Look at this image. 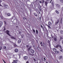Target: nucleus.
I'll return each mask as SVG.
<instances>
[{
	"mask_svg": "<svg viewBox=\"0 0 63 63\" xmlns=\"http://www.w3.org/2000/svg\"><path fill=\"white\" fill-rule=\"evenodd\" d=\"M6 32L7 35H8L9 36H11V35H10V34L9 33V32H10V31H9L8 30L6 31Z\"/></svg>",
	"mask_w": 63,
	"mask_h": 63,
	"instance_id": "obj_1",
	"label": "nucleus"
},
{
	"mask_svg": "<svg viewBox=\"0 0 63 63\" xmlns=\"http://www.w3.org/2000/svg\"><path fill=\"white\" fill-rule=\"evenodd\" d=\"M59 22V20H57V21L55 22V25H57V24L58 23V22Z\"/></svg>",
	"mask_w": 63,
	"mask_h": 63,
	"instance_id": "obj_2",
	"label": "nucleus"
},
{
	"mask_svg": "<svg viewBox=\"0 0 63 63\" xmlns=\"http://www.w3.org/2000/svg\"><path fill=\"white\" fill-rule=\"evenodd\" d=\"M58 47H60V48H61V49H62V47H61V45H59H59H58L55 46V47L57 48Z\"/></svg>",
	"mask_w": 63,
	"mask_h": 63,
	"instance_id": "obj_3",
	"label": "nucleus"
},
{
	"mask_svg": "<svg viewBox=\"0 0 63 63\" xmlns=\"http://www.w3.org/2000/svg\"><path fill=\"white\" fill-rule=\"evenodd\" d=\"M58 47H60V48H61V49H62V47H61V45H59H59H58L55 46V47L57 48Z\"/></svg>",
	"mask_w": 63,
	"mask_h": 63,
	"instance_id": "obj_4",
	"label": "nucleus"
},
{
	"mask_svg": "<svg viewBox=\"0 0 63 63\" xmlns=\"http://www.w3.org/2000/svg\"><path fill=\"white\" fill-rule=\"evenodd\" d=\"M46 1L48 3H50L51 2V1H52V0H51L50 2V0H46Z\"/></svg>",
	"mask_w": 63,
	"mask_h": 63,
	"instance_id": "obj_5",
	"label": "nucleus"
},
{
	"mask_svg": "<svg viewBox=\"0 0 63 63\" xmlns=\"http://www.w3.org/2000/svg\"><path fill=\"white\" fill-rule=\"evenodd\" d=\"M28 57L27 56H25L23 57L24 60H27L28 59Z\"/></svg>",
	"mask_w": 63,
	"mask_h": 63,
	"instance_id": "obj_6",
	"label": "nucleus"
},
{
	"mask_svg": "<svg viewBox=\"0 0 63 63\" xmlns=\"http://www.w3.org/2000/svg\"><path fill=\"white\" fill-rule=\"evenodd\" d=\"M34 50H33L32 49H31V52L32 53H34Z\"/></svg>",
	"mask_w": 63,
	"mask_h": 63,
	"instance_id": "obj_7",
	"label": "nucleus"
},
{
	"mask_svg": "<svg viewBox=\"0 0 63 63\" xmlns=\"http://www.w3.org/2000/svg\"><path fill=\"white\" fill-rule=\"evenodd\" d=\"M2 24H3V22H0V27H1V26L2 25Z\"/></svg>",
	"mask_w": 63,
	"mask_h": 63,
	"instance_id": "obj_8",
	"label": "nucleus"
},
{
	"mask_svg": "<svg viewBox=\"0 0 63 63\" xmlns=\"http://www.w3.org/2000/svg\"><path fill=\"white\" fill-rule=\"evenodd\" d=\"M48 24L49 25H51L52 24V23L50 22H49L48 23Z\"/></svg>",
	"mask_w": 63,
	"mask_h": 63,
	"instance_id": "obj_9",
	"label": "nucleus"
},
{
	"mask_svg": "<svg viewBox=\"0 0 63 63\" xmlns=\"http://www.w3.org/2000/svg\"><path fill=\"white\" fill-rule=\"evenodd\" d=\"M18 50L17 49H16L15 50V52H18Z\"/></svg>",
	"mask_w": 63,
	"mask_h": 63,
	"instance_id": "obj_10",
	"label": "nucleus"
},
{
	"mask_svg": "<svg viewBox=\"0 0 63 63\" xmlns=\"http://www.w3.org/2000/svg\"><path fill=\"white\" fill-rule=\"evenodd\" d=\"M11 36V38L12 39H16V38H15L14 37H13V36Z\"/></svg>",
	"mask_w": 63,
	"mask_h": 63,
	"instance_id": "obj_11",
	"label": "nucleus"
},
{
	"mask_svg": "<svg viewBox=\"0 0 63 63\" xmlns=\"http://www.w3.org/2000/svg\"><path fill=\"white\" fill-rule=\"evenodd\" d=\"M34 15L35 16H38V14L36 13H33Z\"/></svg>",
	"mask_w": 63,
	"mask_h": 63,
	"instance_id": "obj_12",
	"label": "nucleus"
},
{
	"mask_svg": "<svg viewBox=\"0 0 63 63\" xmlns=\"http://www.w3.org/2000/svg\"><path fill=\"white\" fill-rule=\"evenodd\" d=\"M63 58V57L62 56H60L59 58V59H62Z\"/></svg>",
	"mask_w": 63,
	"mask_h": 63,
	"instance_id": "obj_13",
	"label": "nucleus"
},
{
	"mask_svg": "<svg viewBox=\"0 0 63 63\" xmlns=\"http://www.w3.org/2000/svg\"><path fill=\"white\" fill-rule=\"evenodd\" d=\"M4 7H5V8H7L8 7V5H4Z\"/></svg>",
	"mask_w": 63,
	"mask_h": 63,
	"instance_id": "obj_14",
	"label": "nucleus"
},
{
	"mask_svg": "<svg viewBox=\"0 0 63 63\" xmlns=\"http://www.w3.org/2000/svg\"><path fill=\"white\" fill-rule=\"evenodd\" d=\"M54 41H56L57 40V39L56 38V37H54Z\"/></svg>",
	"mask_w": 63,
	"mask_h": 63,
	"instance_id": "obj_15",
	"label": "nucleus"
},
{
	"mask_svg": "<svg viewBox=\"0 0 63 63\" xmlns=\"http://www.w3.org/2000/svg\"><path fill=\"white\" fill-rule=\"evenodd\" d=\"M36 34H37V35H38V30H36Z\"/></svg>",
	"mask_w": 63,
	"mask_h": 63,
	"instance_id": "obj_16",
	"label": "nucleus"
},
{
	"mask_svg": "<svg viewBox=\"0 0 63 63\" xmlns=\"http://www.w3.org/2000/svg\"><path fill=\"white\" fill-rule=\"evenodd\" d=\"M18 42L19 44H20V42H21V40H18Z\"/></svg>",
	"mask_w": 63,
	"mask_h": 63,
	"instance_id": "obj_17",
	"label": "nucleus"
},
{
	"mask_svg": "<svg viewBox=\"0 0 63 63\" xmlns=\"http://www.w3.org/2000/svg\"><path fill=\"white\" fill-rule=\"evenodd\" d=\"M14 62L15 63H17V60H14Z\"/></svg>",
	"mask_w": 63,
	"mask_h": 63,
	"instance_id": "obj_18",
	"label": "nucleus"
},
{
	"mask_svg": "<svg viewBox=\"0 0 63 63\" xmlns=\"http://www.w3.org/2000/svg\"><path fill=\"white\" fill-rule=\"evenodd\" d=\"M60 33L61 34H63V31H61L60 32Z\"/></svg>",
	"mask_w": 63,
	"mask_h": 63,
	"instance_id": "obj_19",
	"label": "nucleus"
},
{
	"mask_svg": "<svg viewBox=\"0 0 63 63\" xmlns=\"http://www.w3.org/2000/svg\"><path fill=\"white\" fill-rule=\"evenodd\" d=\"M53 50L54 51H56V49L55 48H54L53 49Z\"/></svg>",
	"mask_w": 63,
	"mask_h": 63,
	"instance_id": "obj_20",
	"label": "nucleus"
},
{
	"mask_svg": "<svg viewBox=\"0 0 63 63\" xmlns=\"http://www.w3.org/2000/svg\"><path fill=\"white\" fill-rule=\"evenodd\" d=\"M7 15L8 16H11V14L10 13H8L7 14Z\"/></svg>",
	"mask_w": 63,
	"mask_h": 63,
	"instance_id": "obj_21",
	"label": "nucleus"
},
{
	"mask_svg": "<svg viewBox=\"0 0 63 63\" xmlns=\"http://www.w3.org/2000/svg\"><path fill=\"white\" fill-rule=\"evenodd\" d=\"M55 53H59V52L58 51H55Z\"/></svg>",
	"mask_w": 63,
	"mask_h": 63,
	"instance_id": "obj_22",
	"label": "nucleus"
},
{
	"mask_svg": "<svg viewBox=\"0 0 63 63\" xmlns=\"http://www.w3.org/2000/svg\"><path fill=\"white\" fill-rule=\"evenodd\" d=\"M45 4L46 6H47V2H45Z\"/></svg>",
	"mask_w": 63,
	"mask_h": 63,
	"instance_id": "obj_23",
	"label": "nucleus"
},
{
	"mask_svg": "<svg viewBox=\"0 0 63 63\" xmlns=\"http://www.w3.org/2000/svg\"><path fill=\"white\" fill-rule=\"evenodd\" d=\"M51 4H52V6H54V4H53V2H51Z\"/></svg>",
	"mask_w": 63,
	"mask_h": 63,
	"instance_id": "obj_24",
	"label": "nucleus"
},
{
	"mask_svg": "<svg viewBox=\"0 0 63 63\" xmlns=\"http://www.w3.org/2000/svg\"><path fill=\"white\" fill-rule=\"evenodd\" d=\"M56 13H57V14H58L59 13V12H58V11H56Z\"/></svg>",
	"mask_w": 63,
	"mask_h": 63,
	"instance_id": "obj_25",
	"label": "nucleus"
},
{
	"mask_svg": "<svg viewBox=\"0 0 63 63\" xmlns=\"http://www.w3.org/2000/svg\"><path fill=\"white\" fill-rule=\"evenodd\" d=\"M60 2L62 3H63V0H60Z\"/></svg>",
	"mask_w": 63,
	"mask_h": 63,
	"instance_id": "obj_26",
	"label": "nucleus"
},
{
	"mask_svg": "<svg viewBox=\"0 0 63 63\" xmlns=\"http://www.w3.org/2000/svg\"><path fill=\"white\" fill-rule=\"evenodd\" d=\"M56 6H57V7H59V5L57 4H56Z\"/></svg>",
	"mask_w": 63,
	"mask_h": 63,
	"instance_id": "obj_27",
	"label": "nucleus"
},
{
	"mask_svg": "<svg viewBox=\"0 0 63 63\" xmlns=\"http://www.w3.org/2000/svg\"><path fill=\"white\" fill-rule=\"evenodd\" d=\"M6 46H4L3 47V48H4V49H6Z\"/></svg>",
	"mask_w": 63,
	"mask_h": 63,
	"instance_id": "obj_28",
	"label": "nucleus"
},
{
	"mask_svg": "<svg viewBox=\"0 0 63 63\" xmlns=\"http://www.w3.org/2000/svg\"><path fill=\"white\" fill-rule=\"evenodd\" d=\"M18 55L19 56V59H20V54H18Z\"/></svg>",
	"mask_w": 63,
	"mask_h": 63,
	"instance_id": "obj_29",
	"label": "nucleus"
},
{
	"mask_svg": "<svg viewBox=\"0 0 63 63\" xmlns=\"http://www.w3.org/2000/svg\"><path fill=\"white\" fill-rule=\"evenodd\" d=\"M48 43L49 44V45H50V41H49L48 40Z\"/></svg>",
	"mask_w": 63,
	"mask_h": 63,
	"instance_id": "obj_30",
	"label": "nucleus"
},
{
	"mask_svg": "<svg viewBox=\"0 0 63 63\" xmlns=\"http://www.w3.org/2000/svg\"><path fill=\"white\" fill-rule=\"evenodd\" d=\"M31 48L30 47L28 49V50H30V49Z\"/></svg>",
	"mask_w": 63,
	"mask_h": 63,
	"instance_id": "obj_31",
	"label": "nucleus"
},
{
	"mask_svg": "<svg viewBox=\"0 0 63 63\" xmlns=\"http://www.w3.org/2000/svg\"><path fill=\"white\" fill-rule=\"evenodd\" d=\"M2 60H3V61L4 62V63H6L5 61H4V60H3V59H2Z\"/></svg>",
	"mask_w": 63,
	"mask_h": 63,
	"instance_id": "obj_32",
	"label": "nucleus"
},
{
	"mask_svg": "<svg viewBox=\"0 0 63 63\" xmlns=\"http://www.w3.org/2000/svg\"><path fill=\"white\" fill-rule=\"evenodd\" d=\"M14 47H16V45L14 44Z\"/></svg>",
	"mask_w": 63,
	"mask_h": 63,
	"instance_id": "obj_33",
	"label": "nucleus"
},
{
	"mask_svg": "<svg viewBox=\"0 0 63 63\" xmlns=\"http://www.w3.org/2000/svg\"><path fill=\"white\" fill-rule=\"evenodd\" d=\"M30 55H32V56H33V55H34V54H30Z\"/></svg>",
	"mask_w": 63,
	"mask_h": 63,
	"instance_id": "obj_34",
	"label": "nucleus"
},
{
	"mask_svg": "<svg viewBox=\"0 0 63 63\" xmlns=\"http://www.w3.org/2000/svg\"><path fill=\"white\" fill-rule=\"evenodd\" d=\"M2 47H0V50L2 49Z\"/></svg>",
	"mask_w": 63,
	"mask_h": 63,
	"instance_id": "obj_35",
	"label": "nucleus"
},
{
	"mask_svg": "<svg viewBox=\"0 0 63 63\" xmlns=\"http://www.w3.org/2000/svg\"><path fill=\"white\" fill-rule=\"evenodd\" d=\"M33 32H34V33H35V31L34 30H33Z\"/></svg>",
	"mask_w": 63,
	"mask_h": 63,
	"instance_id": "obj_36",
	"label": "nucleus"
},
{
	"mask_svg": "<svg viewBox=\"0 0 63 63\" xmlns=\"http://www.w3.org/2000/svg\"><path fill=\"white\" fill-rule=\"evenodd\" d=\"M39 19L40 20H41V17H40L39 18Z\"/></svg>",
	"mask_w": 63,
	"mask_h": 63,
	"instance_id": "obj_37",
	"label": "nucleus"
},
{
	"mask_svg": "<svg viewBox=\"0 0 63 63\" xmlns=\"http://www.w3.org/2000/svg\"><path fill=\"white\" fill-rule=\"evenodd\" d=\"M60 22H62V19H61L60 21Z\"/></svg>",
	"mask_w": 63,
	"mask_h": 63,
	"instance_id": "obj_38",
	"label": "nucleus"
},
{
	"mask_svg": "<svg viewBox=\"0 0 63 63\" xmlns=\"http://www.w3.org/2000/svg\"><path fill=\"white\" fill-rule=\"evenodd\" d=\"M48 28H51L50 27V26H48Z\"/></svg>",
	"mask_w": 63,
	"mask_h": 63,
	"instance_id": "obj_39",
	"label": "nucleus"
},
{
	"mask_svg": "<svg viewBox=\"0 0 63 63\" xmlns=\"http://www.w3.org/2000/svg\"><path fill=\"white\" fill-rule=\"evenodd\" d=\"M40 44H41V45L42 44V41L41 42Z\"/></svg>",
	"mask_w": 63,
	"mask_h": 63,
	"instance_id": "obj_40",
	"label": "nucleus"
},
{
	"mask_svg": "<svg viewBox=\"0 0 63 63\" xmlns=\"http://www.w3.org/2000/svg\"><path fill=\"white\" fill-rule=\"evenodd\" d=\"M40 3H42V1H40L39 2Z\"/></svg>",
	"mask_w": 63,
	"mask_h": 63,
	"instance_id": "obj_41",
	"label": "nucleus"
},
{
	"mask_svg": "<svg viewBox=\"0 0 63 63\" xmlns=\"http://www.w3.org/2000/svg\"><path fill=\"white\" fill-rule=\"evenodd\" d=\"M0 17H1V19H2V18H3V17L2 16H1Z\"/></svg>",
	"mask_w": 63,
	"mask_h": 63,
	"instance_id": "obj_42",
	"label": "nucleus"
},
{
	"mask_svg": "<svg viewBox=\"0 0 63 63\" xmlns=\"http://www.w3.org/2000/svg\"><path fill=\"white\" fill-rule=\"evenodd\" d=\"M4 24H6V22L4 21Z\"/></svg>",
	"mask_w": 63,
	"mask_h": 63,
	"instance_id": "obj_43",
	"label": "nucleus"
},
{
	"mask_svg": "<svg viewBox=\"0 0 63 63\" xmlns=\"http://www.w3.org/2000/svg\"><path fill=\"white\" fill-rule=\"evenodd\" d=\"M42 1H43V3H44V0H42Z\"/></svg>",
	"mask_w": 63,
	"mask_h": 63,
	"instance_id": "obj_44",
	"label": "nucleus"
},
{
	"mask_svg": "<svg viewBox=\"0 0 63 63\" xmlns=\"http://www.w3.org/2000/svg\"><path fill=\"white\" fill-rule=\"evenodd\" d=\"M43 47H45V46H44V44H43Z\"/></svg>",
	"mask_w": 63,
	"mask_h": 63,
	"instance_id": "obj_45",
	"label": "nucleus"
},
{
	"mask_svg": "<svg viewBox=\"0 0 63 63\" xmlns=\"http://www.w3.org/2000/svg\"><path fill=\"white\" fill-rule=\"evenodd\" d=\"M41 27L42 28H43V26H42V25H41Z\"/></svg>",
	"mask_w": 63,
	"mask_h": 63,
	"instance_id": "obj_46",
	"label": "nucleus"
},
{
	"mask_svg": "<svg viewBox=\"0 0 63 63\" xmlns=\"http://www.w3.org/2000/svg\"><path fill=\"white\" fill-rule=\"evenodd\" d=\"M44 60H46V59L45 58H44Z\"/></svg>",
	"mask_w": 63,
	"mask_h": 63,
	"instance_id": "obj_47",
	"label": "nucleus"
},
{
	"mask_svg": "<svg viewBox=\"0 0 63 63\" xmlns=\"http://www.w3.org/2000/svg\"><path fill=\"white\" fill-rule=\"evenodd\" d=\"M6 30V29H5V27H4V30Z\"/></svg>",
	"mask_w": 63,
	"mask_h": 63,
	"instance_id": "obj_48",
	"label": "nucleus"
},
{
	"mask_svg": "<svg viewBox=\"0 0 63 63\" xmlns=\"http://www.w3.org/2000/svg\"><path fill=\"white\" fill-rule=\"evenodd\" d=\"M51 21H53V20H52V19H51Z\"/></svg>",
	"mask_w": 63,
	"mask_h": 63,
	"instance_id": "obj_49",
	"label": "nucleus"
},
{
	"mask_svg": "<svg viewBox=\"0 0 63 63\" xmlns=\"http://www.w3.org/2000/svg\"><path fill=\"white\" fill-rule=\"evenodd\" d=\"M23 18L24 19H26V18Z\"/></svg>",
	"mask_w": 63,
	"mask_h": 63,
	"instance_id": "obj_50",
	"label": "nucleus"
},
{
	"mask_svg": "<svg viewBox=\"0 0 63 63\" xmlns=\"http://www.w3.org/2000/svg\"><path fill=\"white\" fill-rule=\"evenodd\" d=\"M60 39H63V38L62 37H61Z\"/></svg>",
	"mask_w": 63,
	"mask_h": 63,
	"instance_id": "obj_51",
	"label": "nucleus"
},
{
	"mask_svg": "<svg viewBox=\"0 0 63 63\" xmlns=\"http://www.w3.org/2000/svg\"><path fill=\"white\" fill-rule=\"evenodd\" d=\"M34 61H36V60H35V59H34Z\"/></svg>",
	"mask_w": 63,
	"mask_h": 63,
	"instance_id": "obj_52",
	"label": "nucleus"
},
{
	"mask_svg": "<svg viewBox=\"0 0 63 63\" xmlns=\"http://www.w3.org/2000/svg\"><path fill=\"white\" fill-rule=\"evenodd\" d=\"M27 47H28V46H27Z\"/></svg>",
	"mask_w": 63,
	"mask_h": 63,
	"instance_id": "obj_53",
	"label": "nucleus"
},
{
	"mask_svg": "<svg viewBox=\"0 0 63 63\" xmlns=\"http://www.w3.org/2000/svg\"><path fill=\"white\" fill-rule=\"evenodd\" d=\"M61 50V51H63L62 50Z\"/></svg>",
	"mask_w": 63,
	"mask_h": 63,
	"instance_id": "obj_54",
	"label": "nucleus"
},
{
	"mask_svg": "<svg viewBox=\"0 0 63 63\" xmlns=\"http://www.w3.org/2000/svg\"><path fill=\"white\" fill-rule=\"evenodd\" d=\"M26 63H28V62H27Z\"/></svg>",
	"mask_w": 63,
	"mask_h": 63,
	"instance_id": "obj_55",
	"label": "nucleus"
},
{
	"mask_svg": "<svg viewBox=\"0 0 63 63\" xmlns=\"http://www.w3.org/2000/svg\"><path fill=\"white\" fill-rule=\"evenodd\" d=\"M12 63H15L14 62H12Z\"/></svg>",
	"mask_w": 63,
	"mask_h": 63,
	"instance_id": "obj_56",
	"label": "nucleus"
},
{
	"mask_svg": "<svg viewBox=\"0 0 63 63\" xmlns=\"http://www.w3.org/2000/svg\"><path fill=\"white\" fill-rule=\"evenodd\" d=\"M19 34H20V32H19Z\"/></svg>",
	"mask_w": 63,
	"mask_h": 63,
	"instance_id": "obj_57",
	"label": "nucleus"
},
{
	"mask_svg": "<svg viewBox=\"0 0 63 63\" xmlns=\"http://www.w3.org/2000/svg\"><path fill=\"white\" fill-rule=\"evenodd\" d=\"M41 47H42V44H41Z\"/></svg>",
	"mask_w": 63,
	"mask_h": 63,
	"instance_id": "obj_58",
	"label": "nucleus"
},
{
	"mask_svg": "<svg viewBox=\"0 0 63 63\" xmlns=\"http://www.w3.org/2000/svg\"><path fill=\"white\" fill-rule=\"evenodd\" d=\"M52 22L53 24V21H52Z\"/></svg>",
	"mask_w": 63,
	"mask_h": 63,
	"instance_id": "obj_59",
	"label": "nucleus"
},
{
	"mask_svg": "<svg viewBox=\"0 0 63 63\" xmlns=\"http://www.w3.org/2000/svg\"><path fill=\"white\" fill-rule=\"evenodd\" d=\"M62 44H63V41H62Z\"/></svg>",
	"mask_w": 63,
	"mask_h": 63,
	"instance_id": "obj_60",
	"label": "nucleus"
},
{
	"mask_svg": "<svg viewBox=\"0 0 63 63\" xmlns=\"http://www.w3.org/2000/svg\"><path fill=\"white\" fill-rule=\"evenodd\" d=\"M46 63H48V62H46Z\"/></svg>",
	"mask_w": 63,
	"mask_h": 63,
	"instance_id": "obj_61",
	"label": "nucleus"
},
{
	"mask_svg": "<svg viewBox=\"0 0 63 63\" xmlns=\"http://www.w3.org/2000/svg\"><path fill=\"white\" fill-rule=\"evenodd\" d=\"M44 61L45 62H46V61H45V60H44Z\"/></svg>",
	"mask_w": 63,
	"mask_h": 63,
	"instance_id": "obj_62",
	"label": "nucleus"
},
{
	"mask_svg": "<svg viewBox=\"0 0 63 63\" xmlns=\"http://www.w3.org/2000/svg\"><path fill=\"white\" fill-rule=\"evenodd\" d=\"M46 25H47V26H48V25H47V24H46Z\"/></svg>",
	"mask_w": 63,
	"mask_h": 63,
	"instance_id": "obj_63",
	"label": "nucleus"
},
{
	"mask_svg": "<svg viewBox=\"0 0 63 63\" xmlns=\"http://www.w3.org/2000/svg\"><path fill=\"white\" fill-rule=\"evenodd\" d=\"M1 2V0H0V2Z\"/></svg>",
	"mask_w": 63,
	"mask_h": 63,
	"instance_id": "obj_64",
	"label": "nucleus"
}]
</instances>
